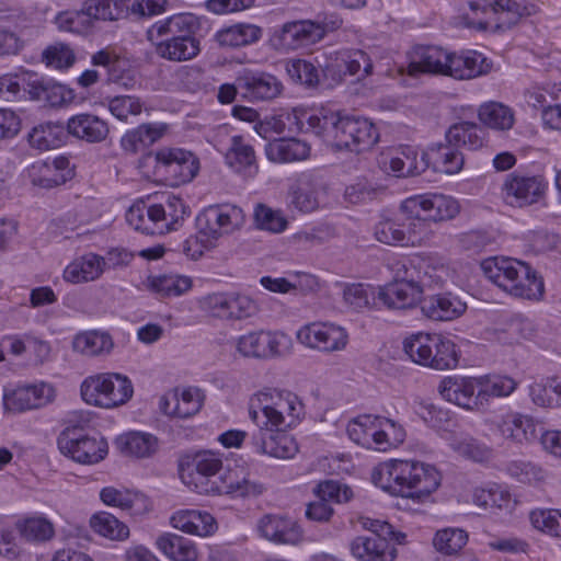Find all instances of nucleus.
Listing matches in <instances>:
<instances>
[{
  "mask_svg": "<svg viewBox=\"0 0 561 561\" xmlns=\"http://www.w3.org/2000/svg\"><path fill=\"white\" fill-rule=\"evenodd\" d=\"M478 116L482 124L496 130H507L514 125L513 111L499 102L482 104L479 107Z\"/></svg>",
  "mask_w": 561,
  "mask_h": 561,
  "instance_id": "6e6d98bb",
  "label": "nucleus"
},
{
  "mask_svg": "<svg viewBox=\"0 0 561 561\" xmlns=\"http://www.w3.org/2000/svg\"><path fill=\"white\" fill-rule=\"evenodd\" d=\"M239 92L250 102L270 101L282 91V82L267 72L245 70L238 78Z\"/></svg>",
  "mask_w": 561,
  "mask_h": 561,
  "instance_id": "4be33fe9",
  "label": "nucleus"
},
{
  "mask_svg": "<svg viewBox=\"0 0 561 561\" xmlns=\"http://www.w3.org/2000/svg\"><path fill=\"white\" fill-rule=\"evenodd\" d=\"M546 183L541 176L507 175L503 186L505 202L514 207L537 203L543 195Z\"/></svg>",
  "mask_w": 561,
  "mask_h": 561,
  "instance_id": "aec40b11",
  "label": "nucleus"
},
{
  "mask_svg": "<svg viewBox=\"0 0 561 561\" xmlns=\"http://www.w3.org/2000/svg\"><path fill=\"white\" fill-rule=\"evenodd\" d=\"M154 47L159 57L176 62L191 60L201 51L199 41L196 36L170 42H157Z\"/></svg>",
  "mask_w": 561,
  "mask_h": 561,
  "instance_id": "de8ad7c7",
  "label": "nucleus"
},
{
  "mask_svg": "<svg viewBox=\"0 0 561 561\" xmlns=\"http://www.w3.org/2000/svg\"><path fill=\"white\" fill-rule=\"evenodd\" d=\"M488 8L497 15L496 28L501 30L511 28L516 25L526 12V8L515 0H494ZM482 9L485 11L486 7Z\"/></svg>",
  "mask_w": 561,
  "mask_h": 561,
  "instance_id": "bf43d9fd",
  "label": "nucleus"
},
{
  "mask_svg": "<svg viewBox=\"0 0 561 561\" xmlns=\"http://www.w3.org/2000/svg\"><path fill=\"white\" fill-rule=\"evenodd\" d=\"M66 128L67 136L88 144H100L110 134L107 122L91 113H80L69 117Z\"/></svg>",
  "mask_w": 561,
  "mask_h": 561,
  "instance_id": "393cba45",
  "label": "nucleus"
},
{
  "mask_svg": "<svg viewBox=\"0 0 561 561\" xmlns=\"http://www.w3.org/2000/svg\"><path fill=\"white\" fill-rule=\"evenodd\" d=\"M327 195L324 182L312 174L301 175L289 190V202L301 213H311L319 208Z\"/></svg>",
  "mask_w": 561,
  "mask_h": 561,
  "instance_id": "b1692460",
  "label": "nucleus"
},
{
  "mask_svg": "<svg viewBox=\"0 0 561 561\" xmlns=\"http://www.w3.org/2000/svg\"><path fill=\"white\" fill-rule=\"evenodd\" d=\"M288 337L280 332L254 331L237 339V351L244 357L273 358L282 355V347Z\"/></svg>",
  "mask_w": 561,
  "mask_h": 561,
  "instance_id": "f3484780",
  "label": "nucleus"
},
{
  "mask_svg": "<svg viewBox=\"0 0 561 561\" xmlns=\"http://www.w3.org/2000/svg\"><path fill=\"white\" fill-rule=\"evenodd\" d=\"M343 300L354 311L379 307L378 290L367 284L345 285Z\"/></svg>",
  "mask_w": 561,
  "mask_h": 561,
  "instance_id": "5fc2aeb1",
  "label": "nucleus"
},
{
  "mask_svg": "<svg viewBox=\"0 0 561 561\" xmlns=\"http://www.w3.org/2000/svg\"><path fill=\"white\" fill-rule=\"evenodd\" d=\"M116 447L126 456L148 458L156 454L158 438L149 433L129 432L116 438Z\"/></svg>",
  "mask_w": 561,
  "mask_h": 561,
  "instance_id": "58836bf2",
  "label": "nucleus"
},
{
  "mask_svg": "<svg viewBox=\"0 0 561 561\" xmlns=\"http://www.w3.org/2000/svg\"><path fill=\"white\" fill-rule=\"evenodd\" d=\"M445 139L455 148L477 150L484 145L485 130L473 122H458L451 125L445 134Z\"/></svg>",
  "mask_w": 561,
  "mask_h": 561,
  "instance_id": "f704fd0d",
  "label": "nucleus"
},
{
  "mask_svg": "<svg viewBox=\"0 0 561 561\" xmlns=\"http://www.w3.org/2000/svg\"><path fill=\"white\" fill-rule=\"evenodd\" d=\"M90 524L95 533L111 540H125L129 537V528L110 513L93 515Z\"/></svg>",
  "mask_w": 561,
  "mask_h": 561,
  "instance_id": "052dcab7",
  "label": "nucleus"
},
{
  "mask_svg": "<svg viewBox=\"0 0 561 561\" xmlns=\"http://www.w3.org/2000/svg\"><path fill=\"white\" fill-rule=\"evenodd\" d=\"M147 164H153L154 176L172 186L191 182L199 169L198 159L191 152L180 148H164L144 158Z\"/></svg>",
  "mask_w": 561,
  "mask_h": 561,
  "instance_id": "6e6552de",
  "label": "nucleus"
},
{
  "mask_svg": "<svg viewBox=\"0 0 561 561\" xmlns=\"http://www.w3.org/2000/svg\"><path fill=\"white\" fill-rule=\"evenodd\" d=\"M479 389V376H447L437 387L444 400L470 411L482 408L481 399L478 398Z\"/></svg>",
  "mask_w": 561,
  "mask_h": 561,
  "instance_id": "a211bd4d",
  "label": "nucleus"
},
{
  "mask_svg": "<svg viewBox=\"0 0 561 561\" xmlns=\"http://www.w3.org/2000/svg\"><path fill=\"white\" fill-rule=\"evenodd\" d=\"M342 116L335 112L321 110L307 117V130L335 148Z\"/></svg>",
  "mask_w": 561,
  "mask_h": 561,
  "instance_id": "c03bdc74",
  "label": "nucleus"
},
{
  "mask_svg": "<svg viewBox=\"0 0 561 561\" xmlns=\"http://www.w3.org/2000/svg\"><path fill=\"white\" fill-rule=\"evenodd\" d=\"M105 383L107 386L101 408L112 409L125 404L134 393L131 381L121 374L107 373Z\"/></svg>",
  "mask_w": 561,
  "mask_h": 561,
  "instance_id": "8fccbe9b",
  "label": "nucleus"
},
{
  "mask_svg": "<svg viewBox=\"0 0 561 561\" xmlns=\"http://www.w3.org/2000/svg\"><path fill=\"white\" fill-rule=\"evenodd\" d=\"M403 209L411 210L412 215L419 214L425 221H443L456 217L459 213V204L451 196L438 193L416 195L402 203Z\"/></svg>",
  "mask_w": 561,
  "mask_h": 561,
  "instance_id": "4468645a",
  "label": "nucleus"
},
{
  "mask_svg": "<svg viewBox=\"0 0 561 561\" xmlns=\"http://www.w3.org/2000/svg\"><path fill=\"white\" fill-rule=\"evenodd\" d=\"M158 549L172 561H195L197 549L194 542L176 534H163L157 538Z\"/></svg>",
  "mask_w": 561,
  "mask_h": 561,
  "instance_id": "a18cd8bd",
  "label": "nucleus"
},
{
  "mask_svg": "<svg viewBox=\"0 0 561 561\" xmlns=\"http://www.w3.org/2000/svg\"><path fill=\"white\" fill-rule=\"evenodd\" d=\"M192 287V280L182 275H159L148 278V288L162 298L179 297Z\"/></svg>",
  "mask_w": 561,
  "mask_h": 561,
  "instance_id": "4d7b16f0",
  "label": "nucleus"
},
{
  "mask_svg": "<svg viewBox=\"0 0 561 561\" xmlns=\"http://www.w3.org/2000/svg\"><path fill=\"white\" fill-rule=\"evenodd\" d=\"M262 37V28L250 23H237L219 30L216 42L222 47H241L256 43Z\"/></svg>",
  "mask_w": 561,
  "mask_h": 561,
  "instance_id": "a19ab883",
  "label": "nucleus"
},
{
  "mask_svg": "<svg viewBox=\"0 0 561 561\" xmlns=\"http://www.w3.org/2000/svg\"><path fill=\"white\" fill-rule=\"evenodd\" d=\"M27 172L34 185L46 188L61 185L72 176L70 162L66 157L33 163Z\"/></svg>",
  "mask_w": 561,
  "mask_h": 561,
  "instance_id": "bb28decb",
  "label": "nucleus"
},
{
  "mask_svg": "<svg viewBox=\"0 0 561 561\" xmlns=\"http://www.w3.org/2000/svg\"><path fill=\"white\" fill-rule=\"evenodd\" d=\"M126 221L131 228L145 234H164L167 229V224L153 217L152 204L133 205L126 213Z\"/></svg>",
  "mask_w": 561,
  "mask_h": 561,
  "instance_id": "49530a36",
  "label": "nucleus"
},
{
  "mask_svg": "<svg viewBox=\"0 0 561 561\" xmlns=\"http://www.w3.org/2000/svg\"><path fill=\"white\" fill-rule=\"evenodd\" d=\"M245 222L241 207L216 204L204 208L196 217V229L207 247H216L221 238L239 231Z\"/></svg>",
  "mask_w": 561,
  "mask_h": 561,
  "instance_id": "423d86ee",
  "label": "nucleus"
},
{
  "mask_svg": "<svg viewBox=\"0 0 561 561\" xmlns=\"http://www.w3.org/2000/svg\"><path fill=\"white\" fill-rule=\"evenodd\" d=\"M152 211L157 220L167 224V233L178 229V225L188 215L190 209L179 196L167 195L163 202L152 204Z\"/></svg>",
  "mask_w": 561,
  "mask_h": 561,
  "instance_id": "3c124183",
  "label": "nucleus"
},
{
  "mask_svg": "<svg viewBox=\"0 0 561 561\" xmlns=\"http://www.w3.org/2000/svg\"><path fill=\"white\" fill-rule=\"evenodd\" d=\"M378 138L379 134L369 119L343 116L340 122L335 149L358 153L371 148Z\"/></svg>",
  "mask_w": 561,
  "mask_h": 561,
  "instance_id": "2eb2a0df",
  "label": "nucleus"
},
{
  "mask_svg": "<svg viewBox=\"0 0 561 561\" xmlns=\"http://www.w3.org/2000/svg\"><path fill=\"white\" fill-rule=\"evenodd\" d=\"M55 23L58 30L79 35H85L93 28L83 4L80 10L60 12L56 16Z\"/></svg>",
  "mask_w": 561,
  "mask_h": 561,
  "instance_id": "0e129e2a",
  "label": "nucleus"
},
{
  "mask_svg": "<svg viewBox=\"0 0 561 561\" xmlns=\"http://www.w3.org/2000/svg\"><path fill=\"white\" fill-rule=\"evenodd\" d=\"M304 414V405L290 391H261L251 400L249 416L257 426L251 444L255 453L290 459L298 451L295 438L287 433Z\"/></svg>",
  "mask_w": 561,
  "mask_h": 561,
  "instance_id": "f257e3e1",
  "label": "nucleus"
},
{
  "mask_svg": "<svg viewBox=\"0 0 561 561\" xmlns=\"http://www.w3.org/2000/svg\"><path fill=\"white\" fill-rule=\"evenodd\" d=\"M350 551L359 561H394L397 549L390 538L378 535L357 536L350 543Z\"/></svg>",
  "mask_w": 561,
  "mask_h": 561,
  "instance_id": "a878e982",
  "label": "nucleus"
},
{
  "mask_svg": "<svg viewBox=\"0 0 561 561\" xmlns=\"http://www.w3.org/2000/svg\"><path fill=\"white\" fill-rule=\"evenodd\" d=\"M253 217L259 229L272 233L285 231L288 225L282 210L273 209L265 204H257L255 206Z\"/></svg>",
  "mask_w": 561,
  "mask_h": 561,
  "instance_id": "e2e57ef3",
  "label": "nucleus"
},
{
  "mask_svg": "<svg viewBox=\"0 0 561 561\" xmlns=\"http://www.w3.org/2000/svg\"><path fill=\"white\" fill-rule=\"evenodd\" d=\"M261 535L276 543L296 545L301 539V530L293 519L266 515L259 523Z\"/></svg>",
  "mask_w": 561,
  "mask_h": 561,
  "instance_id": "7c9ffc66",
  "label": "nucleus"
},
{
  "mask_svg": "<svg viewBox=\"0 0 561 561\" xmlns=\"http://www.w3.org/2000/svg\"><path fill=\"white\" fill-rule=\"evenodd\" d=\"M325 35L324 27L310 20L285 23L272 36L273 46L277 50L290 51L312 45Z\"/></svg>",
  "mask_w": 561,
  "mask_h": 561,
  "instance_id": "ddd939ff",
  "label": "nucleus"
},
{
  "mask_svg": "<svg viewBox=\"0 0 561 561\" xmlns=\"http://www.w3.org/2000/svg\"><path fill=\"white\" fill-rule=\"evenodd\" d=\"M479 385L478 398L481 399L482 408L489 404L491 398L507 397L517 387V382L513 378L502 375L479 376Z\"/></svg>",
  "mask_w": 561,
  "mask_h": 561,
  "instance_id": "603ef678",
  "label": "nucleus"
},
{
  "mask_svg": "<svg viewBox=\"0 0 561 561\" xmlns=\"http://www.w3.org/2000/svg\"><path fill=\"white\" fill-rule=\"evenodd\" d=\"M100 497L105 505L118 507L131 516L141 515L149 510L148 499L145 495L125 489L103 488Z\"/></svg>",
  "mask_w": 561,
  "mask_h": 561,
  "instance_id": "473e14b6",
  "label": "nucleus"
},
{
  "mask_svg": "<svg viewBox=\"0 0 561 561\" xmlns=\"http://www.w3.org/2000/svg\"><path fill=\"white\" fill-rule=\"evenodd\" d=\"M377 415L365 414L348 422L346 433L354 443L376 450Z\"/></svg>",
  "mask_w": 561,
  "mask_h": 561,
  "instance_id": "864d4df0",
  "label": "nucleus"
},
{
  "mask_svg": "<svg viewBox=\"0 0 561 561\" xmlns=\"http://www.w3.org/2000/svg\"><path fill=\"white\" fill-rule=\"evenodd\" d=\"M421 299L416 283L398 282L389 283L378 289L379 306L389 309H405L415 306Z\"/></svg>",
  "mask_w": 561,
  "mask_h": 561,
  "instance_id": "2f4dec72",
  "label": "nucleus"
},
{
  "mask_svg": "<svg viewBox=\"0 0 561 561\" xmlns=\"http://www.w3.org/2000/svg\"><path fill=\"white\" fill-rule=\"evenodd\" d=\"M18 528L27 541H46L55 534L53 524L42 516L28 517L19 523Z\"/></svg>",
  "mask_w": 561,
  "mask_h": 561,
  "instance_id": "69168bd1",
  "label": "nucleus"
},
{
  "mask_svg": "<svg viewBox=\"0 0 561 561\" xmlns=\"http://www.w3.org/2000/svg\"><path fill=\"white\" fill-rule=\"evenodd\" d=\"M404 352L414 363L436 370L454 369L459 363L456 344L437 333L420 332L407 339Z\"/></svg>",
  "mask_w": 561,
  "mask_h": 561,
  "instance_id": "39448f33",
  "label": "nucleus"
},
{
  "mask_svg": "<svg viewBox=\"0 0 561 561\" xmlns=\"http://www.w3.org/2000/svg\"><path fill=\"white\" fill-rule=\"evenodd\" d=\"M376 450L387 451L399 446L405 439L407 433L403 426L396 421L377 415Z\"/></svg>",
  "mask_w": 561,
  "mask_h": 561,
  "instance_id": "13d9d810",
  "label": "nucleus"
},
{
  "mask_svg": "<svg viewBox=\"0 0 561 561\" xmlns=\"http://www.w3.org/2000/svg\"><path fill=\"white\" fill-rule=\"evenodd\" d=\"M491 70V62L480 53L468 50L450 53L439 46L417 45L408 55L407 73L447 76L457 80H469Z\"/></svg>",
  "mask_w": 561,
  "mask_h": 561,
  "instance_id": "7ed1b4c3",
  "label": "nucleus"
},
{
  "mask_svg": "<svg viewBox=\"0 0 561 561\" xmlns=\"http://www.w3.org/2000/svg\"><path fill=\"white\" fill-rule=\"evenodd\" d=\"M265 151L271 161L288 163L307 159L310 147L306 141L296 138L278 139L270 142Z\"/></svg>",
  "mask_w": 561,
  "mask_h": 561,
  "instance_id": "37998d69",
  "label": "nucleus"
},
{
  "mask_svg": "<svg viewBox=\"0 0 561 561\" xmlns=\"http://www.w3.org/2000/svg\"><path fill=\"white\" fill-rule=\"evenodd\" d=\"M484 276L508 295L539 300L545 294L541 277L528 264L511 257H489L482 261Z\"/></svg>",
  "mask_w": 561,
  "mask_h": 561,
  "instance_id": "20e7f679",
  "label": "nucleus"
},
{
  "mask_svg": "<svg viewBox=\"0 0 561 561\" xmlns=\"http://www.w3.org/2000/svg\"><path fill=\"white\" fill-rule=\"evenodd\" d=\"M54 397V388L46 382L20 385L12 389H4L3 407L7 411L21 413L39 409L51 402Z\"/></svg>",
  "mask_w": 561,
  "mask_h": 561,
  "instance_id": "dca6fc26",
  "label": "nucleus"
},
{
  "mask_svg": "<svg viewBox=\"0 0 561 561\" xmlns=\"http://www.w3.org/2000/svg\"><path fill=\"white\" fill-rule=\"evenodd\" d=\"M371 482L391 495L425 502L442 483L435 466L413 459H392L376 466Z\"/></svg>",
  "mask_w": 561,
  "mask_h": 561,
  "instance_id": "f03ea898",
  "label": "nucleus"
},
{
  "mask_svg": "<svg viewBox=\"0 0 561 561\" xmlns=\"http://www.w3.org/2000/svg\"><path fill=\"white\" fill-rule=\"evenodd\" d=\"M499 434L515 443H529L537 438V423L529 416L518 412L503 415L496 423Z\"/></svg>",
  "mask_w": 561,
  "mask_h": 561,
  "instance_id": "cd10ccee",
  "label": "nucleus"
},
{
  "mask_svg": "<svg viewBox=\"0 0 561 561\" xmlns=\"http://www.w3.org/2000/svg\"><path fill=\"white\" fill-rule=\"evenodd\" d=\"M330 59L322 68V73L334 81H341L345 75L363 78L373 71L369 56L359 49L334 51Z\"/></svg>",
  "mask_w": 561,
  "mask_h": 561,
  "instance_id": "6ab92c4d",
  "label": "nucleus"
},
{
  "mask_svg": "<svg viewBox=\"0 0 561 561\" xmlns=\"http://www.w3.org/2000/svg\"><path fill=\"white\" fill-rule=\"evenodd\" d=\"M296 337L304 346L322 353L340 352L348 343L346 330L331 322L306 324L297 331Z\"/></svg>",
  "mask_w": 561,
  "mask_h": 561,
  "instance_id": "f8f14e48",
  "label": "nucleus"
},
{
  "mask_svg": "<svg viewBox=\"0 0 561 561\" xmlns=\"http://www.w3.org/2000/svg\"><path fill=\"white\" fill-rule=\"evenodd\" d=\"M472 501L482 508H502L510 502V493L497 484H490L484 488H476Z\"/></svg>",
  "mask_w": 561,
  "mask_h": 561,
  "instance_id": "774afa93",
  "label": "nucleus"
},
{
  "mask_svg": "<svg viewBox=\"0 0 561 561\" xmlns=\"http://www.w3.org/2000/svg\"><path fill=\"white\" fill-rule=\"evenodd\" d=\"M66 125L58 122L41 123L28 133L27 140L31 147L38 150L58 148L67 141Z\"/></svg>",
  "mask_w": 561,
  "mask_h": 561,
  "instance_id": "c9c22d12",
  "label": "nucleus"
},
{
  "mask_svg": "<svg viewBox=\"0 0 561 561\" xmlns=\"http://www.w3.org/2000/svg\"><path fill=\"white\" fill-rule=\"evenodd\" d=\"M127 0H85L82 4L92 26L95 22H115L129 15Z\"/></svg>",
  "mask_w": 561,
  "mask_h": 561,
  "instance_id": "ea45409f",
  "label": "nucleus"
},
{
  "mask_svg": "<svg viewBox=\"0 0 561 561\" xmlns=\"http://www.w3.org/2000/svg\"><path fill=\"white\" fill-rule=\"evenodd\" d=\"M104 273L101 255L88 253L71 262L64 271V279L72 284L98 279Z\"/></svg>",
  "mask_w": 561,
  "mask_h": 561,
  "instance_id": "72a5a7b5",
  "label": "nucleus"
},
{
  "mask_svg": "<svg viewBox=\"0 0 561 561\" xmlns=\"http://www.w3.org/2000/svg\"><path fill=\"white\" fill-rule=\"evenodd\" d=\"M318 501L310 503L306 510V516L316 522H327L333 514L329 502L346 503L353 497V491L345 484L334 481L319 483L316 490Z\"/></svg>",
  "mask_w": 561,
  "mask_h": 561,
  "instance_id": "5701e85b",
  "label": "nucleus"
},
{
  "mask_svg": "<svg viewBox=\"0 0 561 561\" xmlns=\"http://www.w3.org/2000/svg\"><path fill=\"white\" fill-rule=\"evenodd\" d=\"M425 233V221L419 214L400 206L399 213L392 218L379 221L375 227L376 239L389 245H408L420 241Z\"/></svg>",
  "mask_w": 561,
  "mask_h": 561,
  "instance_id": "9d476101",
  "label": "nucleus"
},
{
  "mask_svg": "<svg viewBox=\"0 0 561 561\" xmlns=\"http://www.w3.org/2000/svg\"><path fill=\"white\" fill-rule=\"evenodd\" d=\"M203 405V394L198 388L184 389L181 394L169 393L159 401L160 410L170 416L186 419L195 415Z\"/></svg>",
  "mask_w": 561,
  "mask_h": 561,
  "instance_id": "c85d7f7f",
  "label": "nucleus"
},
{
  "mask_svg": "<svg viewBox=\"0 0 561 561\" xmlns=\"http://www.w3.org/2000/svg\"><path fill=\"white\" fill-rule=\"evenodd\" d=\"M60 453L82 465H94L108 453L107 442L98 434H84L77 428L64 430L57 440Z\"/></svg>",
  "mask_w": 561,
  "mask_h": 561,
  "instance_id": "9b49d317",
  "label": "nucleus"
},
{
  "mask_svg": "<svg viewBox=\"0 0 561 561\" xmlns=\"http://www.w3.org/2000/svg\"><path fill=\"white\" fill-rule=\"evenodd\" d=\"M165 130L167 125L162 123L141 124L122 137L121 146L125 151L136 153L158 141Z\"/></svg>",
  "mask_w": 561,
  "mask_h": 561,
  "instance_id": "e433bc0d",
  "label": "nucleus"
},
{
  "mask_svg": "<svg viewBox=\"0 0 561 561\" xmlns=\"http://www.w3.org/2000/svg\"><path fill=\"white\" fill-rule=\"evenodd\" d=\"M450 447L460 456L476 462L489 461L492 458V449L469 435L455 436Z\"/></svg>",
  "mask_w": 561,
  "mask_h": 561,
  "instance_id": "680f3d73",
  "label": "nucleus"
},
{
  "mask_svg": "<svg viewBox=\"0 0 561 561\" xmlns=\"http://www.w3.org/2000/svg\"><path fill=\"white\" fill-rule=\"evenodd\" d=\"M428 168L435 171L455 174L462 169L463 156L453 145L436 144L426 151Z\"/></svg>",
  "mask_w": 561,
  "mask_h": 561,
  "instance_id": "79ce46f5",
  "label": "nucleus"
},
{
  "mask_svg": "<svg viewBox=\"0 0 561 561\" xmlns=\"http://www.w3.org/2000/svg\"><path fill=\"white\" fill-rule=\"evenodd\" d=\"M25 92L34 101L45 102L49 105H57L64 101L62 85L44 80L36 75L28 76L27 80L22 78Z\"/></svg>",
  "mask_w": 561,
  "mask_h": 561,
  "instance_id": "09e8293b",
  "label": "nucleus"
},
{
  "mask_svg": "<svg viewBox=\"0 0 561 561\" xmlns=\"http://www.w3.org/2000/svg\"><path fill=\"white\" fill-rule=\"evenodd\" d=\"M421 309L432 320L451 321L466 311L467 305L451 293H445L424 298Z\"/></svg>",
  "mask_w": 561,
  "mask_h": 561,
  "instance_id": "c756f323",
  "label": "nucleus"
},
{
  "mask_svg": "<svg viewBox=\"0 0 561 561\" xmlns=\"http://www.w3.org/2000/svg\"><path fill=\"white\" fill-rule=\"evenodd\" d=\"M114 347L112 336L105 331L90 330L75 335L72 348L84 356L108 355Z\"/></svg>",
  "mask_w": 561,
  "mask_h": 561,
  "instance_id": "4c0bfd02",
  "label": "nucleus"
},
{
  "mask_svg": "<svg viewBox=\"0 0 561 561\" xmlns=\"http://www.w3.org/2000/svg\"><path fill=\"white\" fill-rule=\"evenodd\" d=\"M197 19L190 13L174 14L154 22L146 32L147 39L157 45V42H170L195 37Z\"/></svg>",
  "mask_w": 561,
  "mask_h": 561,
  "instance_id": "412c9836",
  "label": "nucleus"
},
{
  "mask_svg": "<svg viewBox=\"0 0 561 561\" xmlns=\"http://www.w3.org/2000/svg\"><path fill=\"white\" fill-rule=\"evenodd\" d=\"M222 466L219 454L202 450L183 457L179 471L183 483L193 491L199 494H218L221 488L214 478L221 471Z\"/></svg>",
  "mask_w": 561,
  "mask_h": 561,
  "instance_id": "0eeeda50",
  "label": "nucleus"
},
{
  "mask_svg": "<svg viewBox=\"0 0 561 561\" xmlns=\"http://www.w3.org/2000/svg\"><path fill=\"white\" fill-rule=\"evenodd\" d=\"M214 148L224 156L225 163L234 173L253 178L259 172L254 148L242 136L227 134L221 128L213 138Z\"/></svg>",
  "mask_w": 561,
  "mask_h": 561,
  "instance_id": "1a4fd4ad",
  "label": "nucleus"
},
{
  "mask_svg": "<svg viewBox=\"0 0 561 561\" xmlns=\"http://www.w3.org/2000/svg\"><path fill=\"white\" fill-rule=\"evenodd\" d=\"M286 72L295 82L314 88L320 82V70L311 61L291 59L286 64Z\"/></svg>",
  "mask_w": 561,
  "mask_h": 561,
  "instance_id": "338daca9",
  "label": "nucleus"
}]
</instances>
